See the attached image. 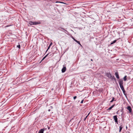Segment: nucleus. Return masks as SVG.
Listing matches in <instances>:
<instances>
[{
    "label": "nucleus",
    "instance_id": "1",
    "mask_svg": "<svg viewBox=\"0 0 133 133\" xmlns=\"http://www.w3.org/2000/svg\"><path fill=\"white\" fill-rule=\"evenodd\" d=\"M41 23L40 21L33 22L32 21H29V24L30 25H36Z\"/></svg>",
    "mask_w": 133,
    "mask_h": 133
},
{
    "label": "nucleus",
    "instance_id": "2",
    "mask_svg": "<svg viewBox=\"0 0 133 133\" xmlns=\"http://www.w3.org/2000/svg\"><path fill=\"white\" fill-rule=\"evenodd\" d=\"M123 84H119V85L123 91V93L124 94V93L125 92L123 87Z\"/></svg>",
    "mask_w": 133,
    "mask_h": 133
},
{
    "label": "nucleus",
    "instance_id": "3",
    "mask_svg": "<svg viewBox=\"0 0 133 133\" xmlns=\"http://www.w3.org/2000/svg\"><path fill=\"white\" fill-rule=\"evenodd\" d=\"M114 119L116 122L117 124H118V119L116 115L114 116H113Z\"/></svg>",
    "mask_w": 133,
    "mask_h": 133
},
{
    "label": "nucleus",
    "instance_id": "4",
    "mask_svg": "<svg viewBox=\"0 0 133 133\" xmlns=\"http://www.w3.org/2000/svg\"><path fill=\"white\" fill-rule=\"evenodd\" d=\"M106 76L109 78H111V74L110 73H107L106 74Z\"/></svg>",
    "mask_w": 133,
    "mask_h": 133
},
{
    "label": "nucleus",
    "instance_id": "5",
    "mask_svg": "<svg viewBox=\"0 0 133 133\" xmlns=\"http://www.w3.org/2000/svg\"><path fill=\"white\" fill-rule=\"evenodd\" d=\"M66 70V68L65 67H63L62 70V72H64Z\"/></svg>",
    "mask_w": 133,
    "mask_h": 133
},
{
    "label": "nucleus",
    "instance_id": "6",
    "mask_svg": "<svg viewBox=\"0 0 133 133\" xmlns=\"http://www.w3.org/2000/svg\"><path fill=\"white\" fill-rule=\"evenodd\" d=\"M115 75L117 79L119 78V75L118 74V72H115Z\"/></svg>",
    "mask_w": 133,
    "mask_h": 133
},
{
    "label": "nucleus",
    "instance_id": "7",
    "mask_svg": "<svg viewBox=\"0 0 133 133\" xmlns=\"http://www.w3.org/2000/svg\"><path fill=\"white\" fill-rule=\"evenodd\" d=\"M127 109L129 110L130 112H131L132 109L130 106H128L127 108Z\"/></svg>",
    "mask_w": 133,
    "mask_h": 133
},
{
    "label": "nucleus",
    "instance_id": "8",
    "mask_svg": "<svg viewBox=\"0 0 133 133\" xmlns=\"http://www.w3.org/2000/svg\"><path fill=\"white\" fill-rule=\"evenodd\" d=\"M44 130V129H42L39 131L38 133H43Z\"/></svg>",
    "mask_w": 133,
    "mask_h": 133
},
{
    "label": "nucleus",
    "instance_id": "9",
    "mask_svg": "<svg viewBox=\"0 0 133 133\" xmlns=\"http://www.w3.org/2000/svg\"><path fill=\"white\" fill-rule=\"evenodd\" d=\"M123 80H124V81H125L127 80V76H125L123 78Z\"/></svg>",
    "mask_w": 133,
    "mask_h": 133
},
{
    "label": "nucleus",
    "instance_id": "10",
    "mask_svg": "<svg viewBox=\"0 0 133 133\" xmlns=\"http://www.w3.org/2000/svg\"><path fill=\"white\" fill-rule=\"evenodd\" d=\"M115 105V104H114V105H112L111 107H109L108 109V110H110L111 109L114 107Z\"/></svg>",
    "mask_w": 133,
    "mask_h": 133
},
{
    "label": "nucleus",
    "instance_id": "11",
    "mask_svg": "<svg viewBox=\"0 0 133 133\" xmlns=\"http://www.w3.org/2000/svg\"><path fill=\"white\" fill-rule=\"evenodd\" d=\"M122 128H123V127L122 125H121L119 127V132H120L121 131Z\"/></svg>",
    "mask_w": 133,
    "mask_h": 133
},
{
    "label": "nucleus",
    "instance_id": "12",
    "mask_svg": "<svg viewBox=\"0 0 133 133\" xmlns=\"http://www.w3.org/2000/svg\"><path fill=\"white\" fill-rule=\"evenodd\" d=\"M78 44H79L80 45L82 46V45L81 44L80 42L79 41H77V40H76L75 41Z\"/></svg>",
    "mask_w": 133,
    "mask_h": 133
},
{
    "label": "nucleus",
    "instance_id": "13",
    "mask_svg": "<svg viewBox=\"0 0 133 133\" xmlns=\"http://www.w3.org/2000/svg\"><path fill=\"white\" fill-rule=\"evenodd\" d=\"M116 40H115L114 41L112 42L110 44H111V45L112 44L115 43H116Z\"/></svg>",
    "mask_w": 133,
    "mask_h": 133
},
{
    "label": "nucleus",
    "instance_id": "14",
    "mask_svg": "<svg viewBox=\"0 0 133 133\" xmlns=\"http://www.w3.org/2000/svg\"><path fill=\"white\" fill-rule=\"evenodd\" d=\"M48 54H47L45 56H44L42 59V61H43V60L47 56H48Z\"/></svg>",
    "mask_w": 133,
    "mask_h": 133
},
{
    "label": "nucleus",
    "instance_id": "15",
    "mask_svg": "<svg viewBox=\"0 0 133 133\" xmlns=\"http://www.w3.org/2000/svg\"><path fill=\"white\" fill-rule=\"evenodd\" d=\"M123 83V81L122 79H120L119 80V83Z\"/></svg>",
    "mask_w": 133,
    "mask_h": 133
},
{
    "label": "nucleus",
    "instance_id": "16",
    "mask_svg": "<svg viewBox=\"0 0 133 133\" xmlns=\"http://www.w3.org/2000/svg\"><path fill=\"white\" fill-rule=\"evenodd\" d=\"M114 97H113L112 98V100L110 101V102H113L114 101Z\"/></svg>",
    "mask_w": 133,
    "mask_h": 133
},
{
    "label": "nucleus",
    "instance_id": "17",
    "mask_svg": "<svg viewBox=\"0 0 133 133\" xmlns=\"http://www.w3.org/2000/svg\"><path fill=\"white\" fill-rule=\"evenodd\" d=\"M17 47H18L19 49H20L21 48V46L20 45H19L17 46Z\"/></svg>",
    "mask_w": 133,
    "mask_h": 133
},
{
    "label": "nucleus",
    "instance_id": "18",
    "mask_svg": "<svg viewBox=\"0 0 133 133\" xmlns=\"http://www.w3.org/2000/svg\"><path fill=\"white\" fill-rule=\"evenodd\" d=\"M56 3H64L63 2H58V1H56Z\"/></svg>",
    "mask_w": 133,
    "mask_h": 133
},
{
    "label": "nucleus",
    "instance_id": "19",
    "mask_svg": "<svg viewBox=\"0 0 133 133\" xmlns=\"http://www.w3.org/2000/svg\"><path fill=\"white\" fill-rule=\"evenodd\" d=\"M71 37L75 41L76 40L75 39L73 36H72Z\"/></svg>",
    "mask_w": 133,
    "mask_h": 133
},
{
    "label": "nucleus",
    "instance_id": "20",
    "mask_svg": "<svg viewBox=\"0 0 133 133\" xmlns=\"http://www.w3.org/2000/svg\"><path fill=\"white\" fill-rule=\"evenodd\" d=\"M50 46L49 45V46H48V48L47 49V50H46V52H47L48 51V49L50 48Z\"/></svg>",
    "mask_w": 133,
    "mask_h": 133
},
{
    "label": "nucleus",
    "instance_id": "21",
    "mask_svg": "<svg viewBox=\"0 0 133 133\" xmlns=\"http://www.w3.org/2000/svg\"><path fill=\"white\" fill-rule=\"evenodd\" d=\"M76 97H77L76 96H75L74 97V99H75L76 98Z\"/></svg>",
    "mask_w": 133,
    "mask_h": 133
},
{
    "label": "nucleus",
    "instance_id": "22",
    "mask_svg": "<svg viewBox=\"0 0 133 133\" xmlns=\"http://www.w3.org/2000/svg\"><path fill=\"white\" fill-rule=\"evenodd\" d=\"M83 102V100H82L81 102V103H82Z\"/></svg>",
    "mask_w": 133,
    "mask_h": 133
},
{
    "label": "nucleus",
    "instance_id": "23",
    "mask_svg": "<svg viewBox=\"0 0 133 133\" xmlns=\"http://www.w3.org/2000/svg\"><path fill=\"white\" fill-rule=\"evenodd\" d=\"M52 43L51 42L49 45L50 46H51V45L52 44Z\"/></svg>",
    "mask_w": 133,
    "mask_h": 133
},
{
    "label": "nucleus",
    "instance_id": "24",
    "mask_svg": "<svg viewBox=\"0 0 133 133\" xmlns=\"http://www.w3.org/2000/svg\"><path fill=\"white\" fill-rule=\"evenodd\" d=\"M90 113V112H89V113L88 114V115H87V116H88L89 115V114Z\"/></svg>",
    "mask_w": 133,
    "mask_h": 133
},
{
    "label": "nucleus",
    "instance_id": "25",
    "mask_svg": "<svg viewBox=\"0 0 133 133\" xmlns=\"http://www.w3.org/2000/svg\"><path fill=\"white\" fill-rule=\"evenodd\" d=\"M91 61H92L93 60L92 59H91Z\"/></svg>",
    "mask_w": 133,
    "mask_h": 133
},
{
    "label": "nucleus",
    "instance_id": "26",
    "mask_svg": "<svg viewBox=\"0 0 133 133\" xmlns=\"http://www.w3.org/2000/svg\"><path fill=\"white\" fill-rule=\"evenodd\" d=\"M48 111H50V109H49V110H48Z\"/></svg>",
    "mask_w": 133,
    "mask_h": 133
},
{
    "label": "nucleus",
    "instance_id": "27",
    "mask_svg": "<svg viewBox=\"0 0 133 133\" xmlns=\"http://www.w3.org/2000/svg\"><path fill=\"white\" fill-rule=\"evenodd\" d=\"M86 119V118H84V120H85Z\"/></svg>",
    "mask_w": 133,
    "mask_h": 133
},
{
    "label": "nucleus",
    "instance_id": "28",
    "mask_svg": "<svg viewBox=\"0 0 133 133\" xmlns=\"http://www.w3.org/2000/svg\"><path fill=\"white\" fill-rule=\"evenodd\" d=\"M88 116L87 115V116H86V117H85V118H87V117H88Z\"/></svg>",
    "mask_w": 133,
    "mask_h": 133
}]
</instances>
